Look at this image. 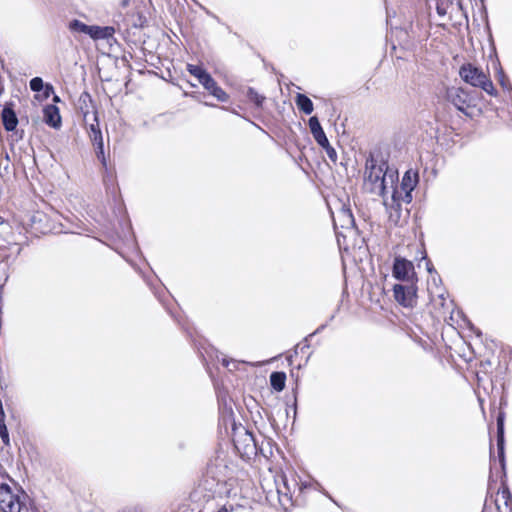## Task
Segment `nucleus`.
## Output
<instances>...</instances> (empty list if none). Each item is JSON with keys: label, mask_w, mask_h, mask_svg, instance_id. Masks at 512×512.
<instances>
[{"label": "nucleus", "mask_w": 512, "mask_h": 512, "mask_svg": "<svg viewBox=\"0 0 512 512\" xmlns=\"http://www.w3.org/2000/svg\"><path fill=\"white\" fill-rule=\"evenodd\" d=\"M364 179L365 185L371 193L384 197L391 188L397 185L398 171L389 167L387 162H379L370 155L366 159Z\"/></svg>", "instance_id": "obj_1"}, {"label": "nucleus", "mask_w": 512, "mask_h": 512, "mask_svg": "<svg viewBox=\"0 0 512 512\" xmlns=\"http://www.w3.org/2000/svg\"><path fill=\"white\" fill-rule=\"evenodd\" d=\"M459 75L465 83L482 89L490 96H497V90L489 74L485 73L481 68L471 63H466L460 67Z\"/></svg>", "instance_id": "obj_2"}, {"label": "nucleus", "mask_w": 512, "mask_h": 512, "mask_svg": "<svg viewBox=\"0 0 512 512\" xmlns=\"http://www.w3.org/2000/svg\"><path fill=\"white\" fill-rule=\"evenodd\" d=\"M24 223L35 233L47 234L56 230L52 215L43 211H33L26 215Z\"/></svg>", "instance_id": "obj_3"}, {"label": "nucleus", "mask_w": 512, "mask_h": 512, "mask_svg": "<svg viewBox=\"0 0 512 512\" xmlns=\"http://www.w3.org/2000/svg\"><path fill=\"white\" fill-rule=\"evenodd\" d=\"M213 472L214 478L223 486L229 487L230 489L233 486V477L232 473L234 468L228 467L225 460L220 457H216L214 460L210 461L207 465L206 471Z\"/></svg>", "instance_id": "obj_4"}, {"label": "nucleus", "mask_w": 512, "mask_h": 512, "mask_svg": "<svg viewBox=\"0 0 512 512\" xmlns=\"http://www.w3.org/2000/svg\"><path fill=\"white\" fill-rule=\"evenodd\" d=\"M393 292L395 300L404 307H413L417 302V288L414 282L395 284Z\"/></svg>", "instance_id": "obj_5"}, {"label": "nucleus", "mask_w": 512, "mask_h": 512, "mask_svg": "<svg viewBox=\"0 0 512 512\" xmlns=\"http://www.w3.org/2000/svg\"><path fill=\"white\" fill-rule=\"evenodd\" d=\"M446 99L454 105L459 111L466 113V110L472 106V97L461 87H449L446 90Z\"/></svg>", "instance_id": "obj_6"}, {"label": "nucleus", "mask_w": 512, "mask_h": 512, "mask_svg": "<svg viewBox=\"0 0 512 512\" xmlns=\"http://www.w3.org/2000/svg\"><path fill=\"white\" fill-rule=\"evenodd\" d=\"M391 190V198L390 200L384 195L383 204L386 208L387 213L389 214V220L395 224L398 223L401 216V204L404 202L402 200V192L399 191L398 185L394 186Z\"/></svg>", "instance_id": "obj_7"}, {"label": "nucleus", "mask_w": 512, "mask_h": 512, "mask_svg": "<svg viewBox=\"0 0 512 512\" xmlns=\"http://www.w3.org/2000/svg\"><path fill=\"white\" fill-rule=\"evenodd\" d=\"M199 486L206 492L209 497L229 496L230 488L220 484L213 476V472L205 471Z\"/></svg>", "instance_id": "obj_8"}, {"label": "nucleus", "mask_w": 512, "mask_h": 512, "mask_svg": "<svg viewBox=\"0 0 512 512\" xmlns=\"http://www.w3.org/2000/svg\"><path fill=\"white\" fill-rule=\"evenodd\" d=\"M392 274L397 280L407 283L413 282L415 274L414 265L411 261L405 258L396 257L393 263Z\"/></svg>", "instance_id": "obj_9"}, {"label": "nucleus", "mask_w": 512, "mask_h": 512, "mask_svg": "<svg viewBox=\"0 0 512 512\" xmlns=\"http://www.w3.org/2000/svg\"><path fill=\"white\" fill-rule=\"evenodd\" d=\"M418 173L412 170H408L405 172L400 186L398 189L402 192V200L405 203H410L412 201V191L418 184Z\"/></svg>", "instance_id": "obj_10"}, {"label": "nucleus", "mask_w": 512, "mask_h": 512, "mask_svg": "<svg viewBox=\"0 0 512 512\" xmlns=\"http://www.w3.org/2000/svg\"><path fill=\"white\" fill-rule=\"evenodd\" d=\"M23 502L20 496L14 494L12 490L0 492V510L2 512H21Z\"/></svg>", "instance_id": "obj_11"}, {"label": "nucleus", "mask_w": 512, "mask_h": 512, "mask_svg": "<svg viewBox=\"0 0 512 512\" xmlns=\"http://www.w3.org/2000/svg\"><path fill=\"white\" fill-rule=\"evenodd\" d=\"M43 119L48 126L59 128L61 126L59 108L53 104L46 105L43 109Z\"/></svg>", "instance_id": "obj_12"}, {"label": "nucleus", "mask_w": 512, "mask_h": 512, "mask_svg": "<svg viewBox=\"0 0 512 512\" xmlns=\"http://www.w3.org/2000/svg\"><path fill=\"white\" fill-rule=\"evenodd\" d=\"M2 123L7 131H13L16 129L18 124V118L13 110L12 104H6L1 114Z\"/></svg>", "instance_id": "obj_13"}, {"label": "nucleus", "mask_w": 512, "mask_h": 512, "mask_svg": "<svg viewBox=\"0 0 512 512\" xmlns=\"http://www.w3.org/2000/svg\"><path fill=\"white\" fill-rule=\"evenodd\" d=\"M94 121H95V123H92L89 125L88 134H89L90 140L93 142L94 146L98 150L97 151L98 155L99 154L103 155L104 154L103 137H102V133L99 128V123H98L96 116L94 118Z\"/></svg>", "instance_id": "obj_14"}, {"label": "nucleus", "mask_w": 512, "mask_h": 512, "mask_svg": "<svg viewBox=\"0 0 512 512\" xmlns=\"http://www.w3.org/2000/svg\"><path fill=\"white\" fill-rule=\"evenodd\" d=\"M187 70L190 74L196 77L199 83L206 89L209 85L213 84L214 79L202 67L197 65L188 64Z\"/></svg>", "instance_id": "obj_15"}, {"label": "nucleus", "mask_w": 512, "mask_h": 512, "mask_svg": "<svg viewBox=\"0 0 512 512\" xmlns=\"http://www.w3.org/2000/svg\"><path fill=\"white\" fill-rule=\"evenodd\" d=\"M497 449H498V457L500 460V464L502 469H504L505 465V457H504V423L502 416H499L497 419Z\"/></svg>", "instance_id": "obj_16"}, {"label": "nucleus", "mask_w": 512, "mask_h": 512, "mask_svg": "<svg viewBox=\"0 0 512 512\" xmlns=\"http://www.w3.org/2000/svg\"><path fill=\"white\" fill-rule=\"evenodd\" d=\"M89 36L94 40L109 39L115 33V29L110 26L100 27L91 25Z\"/></svg>", "instance_id": "obj_17"}, {"label": "nucleus", "mask_w": 512, "mask_h": 512, "mask_svg": "<svg viewBox=\"0 0 512 512\" xmlns=\"http://www.w3.org/2000/svg\"><path fill=\"white\" fill-rule=\"evenodd\" d=\"M295 103L297 108L306 115H310L314 110L313 102L305 94L298 93L295 97Z\"/></svg>", "instance_id": "obj_18"}, {"label": "nucleus", "mask_w": 512, "mask_h": 512, "mask_svg": "<svg viewBox=\"0 0 512 512\" xmlns=\"http://www.w3.org/2000/svg\"><path fill=\"white\" fill-rule=\"evenodd\" d=\"M285 382L286 374L284 372L276 371L271 373L270 384L275 391L281 392L285 388Z\"/></svg>", "instance_id": "obj_19"}, {"label": "nucleus", "mask_w": 512, "mask_h": 512, "mask_svg": "<svg viewBox=\"0 0 512 512\" xmlns=\"http://www.w3.org/2000/svg\"><path fill=\"white\" fill-rule=\"evenodd\" d=\"M207 91L211 95H213L218 101L220 102H226L228 100V94L216 83V81H213L212 85H209L206 88Z\"/></svg>", "instance_id": "obj_20"}, {"label": "nucleus", "mask_w": 512, "mask_h": 512, "mask_svg": "<svg viewBox=\"0 0 512 512\" xmlns=\"http://www.w3.org/2000/svg\"><path fill=\"white\" fill-rule=\"evenodd\" d=\"M339 217L342 218V224L341 226L343 228H353L354 227V217L352 215V212L348 208H343L340 213Z\"/></svg>", "instance_id": "obj_21"}, {"label": "nucleus", "mask_w": 512, "mask_h": 512, "mask_svg": "<svg viewBox=\"0 0 512 512\" xmlns=\"http://www.w3.org/2000/svg\"><path fill=\"white\" fill-rule=\"evenodd\" d=\"M69 28L73 32H79L86 35H89L90 33V26L86 25L85 23L81 22L80 20L74 19L69 23Z\"/></svg>", "instance_id": "obj_22"}, {"label": "nucleus", "mask_w": 512, "mask_h": 512, "mask_svg": "<svg viewBox=\"0 0 512 512\" xmlns=\"http://www.w3.org/2000/svg\"><path fill=\"white\" fill-rule=\"evenodd\" d=\"M497 80L504 90H507L510 93H512V86L510 84L509 78L506 76L501 67L497 71Z\"/></svg>", "instance_id": "obj_23"}, {"label": "nucleus", "mask_w": 512, "mask_h": 512, "mask_svg": "<svg viewBox=\"0 0 512 512\" xmlns=\"http://www.w3.org/2000/svg\"><path fill=\"white\" fill-rule=\"evenodd\" d=\"M12 481V478L2 468H0V492L12 490L10 486Z\"/></svg>", "instance_id": "obj_24"}, {"label": "nucleus", "mask_w": 512, "mask_h": 512, "mask_svg": "<svg viewBox=\"0 0 512 512\" xmlns=\"http://www.w3.org/2000/svg\"><path fill=\"white\" fill-rule=\"evenodd\" d=\"M498 493L501 494V498L504 500V504L509 512H512V494L508 487H503Z\"/></svg>", "instance_id": "obj_25"}, {"label": "nucleus", "mask_w": 512, "mask_h": 512, "mask_svg": "<svg viewBox=\"0 0 512 512\" xmlns=\"http://www.w3.org/2000/svg\"><path fill=\"white\" fill-rule=\"evenodd\" d=\"M247 96L257 107H261L265 97L258 94L253 88H249Z\"/></svg>", "instance_id": "obj_26"}, {"label": "nucleus", "mask_w": 512, "mask_h": 512, "mask_svg": "<svg viewBox=\"0 0 512 512\" xmlns=\"http://www.w3.org/2000/svg\"><path fill=\"white\" fill-rule=\"evenodd\" d=\"M320 147L328 146V138L323 129L311 133Z\"/></svg>", "instance_id": "obj_27"}, {"label": "nucleus", "mask_w": 512, "mask_h": 512, "mask_svg": "<svg viewBox=\"0 0 512 512\" xmlns=\"http://www.w3.org/2000/svg\"><path fill=\"white\" fill-rule=\"evenodd\" d=\"M30 89L34 92H40L44 87V82L40 77H34L30 80Z\"/></svg>", "instance_id": "obj_28"}, {"label": "nucleus", "mask_w": 512, "mask_h": 512, "mask_svg": "<svg viewBox=\"0 0 512 512\" xmlns=\"http://www.w3.org/2000/svg\"><path fill=\"white\" fill-rule=\"evenodd\" d=\"M308 125L311 133L322 129L319 119L316 116H312L309 118Z\"/></svg>", "instance_id": "obj_29"}, {"label": "nucleus", "mask_w": 512, "mask_h": 512, "mask_svg": "<svg viewBox=\"0 0 512 512\" xmlns=\"http://www.w3.org/2000/svg\"><path fill=\"white\" fill-rule=\"evenodd\" d=\"M0 438L5 446L10 445L9 432L6 425L0 426Z\"/></svg>", "instance_id": "obj_30"}, {"label": "nucleus", "mask_w": 512, "mask_h": 512, "mask_svg": "<svg viewBox=\"0 0 512 512\" xmlns=\"http://www.w3.org/2000/svg\"><path fill=\"white\" fill-rule=\"evenodd\" d=\"M327 156L329 157V159L333 162H336L337 161V152L336 150L330 145V143L328 142V146H325V147H322Z\"/></svg>", "instance_id": "obj_31"}, {"label": "nucleus", "mask_w": 512, "mask_h": 512, "mask_svg": "<svg viewBox=\"0 0 512 512\" xmlns=\"http://www.w3.org/2000/svg\"><path fill=\"white\" fill-rule=\"evenodd\" d=\"M245 436H246L245 441H247L246 446L249 447L251 445L252 448H255L256 445H255V440H254L253 435L250 432L246 431Z\"/></svg>", "instance_id": "obj_32"}, {"label": "nucleus", "mask_w": 512, "mask_h": 512, "mask_svg": "<svg viewBox=\"0 0 512 512\" xmlns=\"http://www.w3.org/2000/svg\"><path fill=\"white\" fill-rule=\"evenodd\" d=\"M427 270L430 274H432L433 272L436 273V271L434 270L432 264L430 263V261L427 262Z\"/></svg>", "instance_id": "obj_33"}, {"label": "nucleus", "mask_w": 512, "mask_h": 512, "mask_svg": "<svg viewBox=\"0 0 512 512\" xmlns=\"http://www.w3.org/2000/svg\"><path fill=\"white\" fill-rule=\"evenodd\" d=\"M6 425L5 424V412L0 413V426Z\"/></svg>", "instance_id": "obj_34"}, {"label": "nucleus", "mask_w": 512, "mask_h": 512, "mask_svg": "<svg viewBox=\"0 0 512 512\" xmlns=\"http://www.w3.org/2000/svg\"><path fill=\"white\" fill-rule=\"evenodd\" d=\"M217 512H230V510L226 505H224Z\"/></svg>", "instance_id": "obj_35"}, {"label": "nucleus", "mask_w": 512, "mask_h": 512, "mask_svg": "<svg viewBox=\"0 0 512 512\" xmlns=\"http://www.w3.org/2000/svg\"><path fill=\"white\" fill-rule=\"evenodd\" d=\"M306 487H307V484L302 483V485H301V486H299V487H298V489H299V491H300V492H302V490H303L304 488H306Z\"/></svg>", "instance_id": "obj_36"}, {"label": "nucleus", "mask_w": 512, "mask_h": 512, "mask_svg": "<svg viewBox=\"0 0 512 512\" xmlns=\"http://www.w3.org/2000/svg\"><path fill=\"white\" fill-rule=\"evenodd\" d=\"M222 364H223V366L228 367L229 362L225 358H223Z\"/></svg>", "instance_id": "obj_37"}, {"label": "nucleus", "mask_w": 512, "mask_h": 512, "mask_svg": "<svg viewBox=\"0 0 512 512\" xmlns=\"http://www.w3.org/2000/svg\"><path fill=\"white\" fill-rule=\"evenodd\" d=\"M284 485H285V488H286L289 492H291V489H290V487L287 485L286 480H284Z\"/></svg>", "instance_id": "obj_38"}, {"label": "nucleus", "mask_w": 512, "mask_h": 512, "mask_svg": "<svg viewBox=\"0 0 512 512\" xmlns=\"http://www.w3.org/2000/svg\"><path fill=\"white\" fill-rule=\"evenodd\" d=\"M332 502L335 503V505H338V502H336L335 499H332Z\"/></svg>", "instance_id": "obj_39"}, {"label": "nucleus", "mask_w": 512, "mask_h": 512, "mask_svg": "<svg viewBox=\"0 0 512 512\" xmlns=\"http://www.w3.org/2000/svg\"><path fill=\"white\" fill-rule=\"evenodd\" d=\"M332 502L335 503V505H338V502H336L335 499H332Z\"/></svg>", "instance_id": "obj_40"}, {"label": "nucleus", "mask_w": 512, "mask_h": 512, "mask_svg": "<svg viewBox=\"0 0 512 512\" xmlns=\"http://www.w3.org/2000/svg\"><path fill=\"white\" fill-rule=\"evenodd\" d=\"M332 502L335 503V505H338V502H336L335 499H332Z\"/></svg>", "instance_id": "obj_41"}, {"label": "nucleus", "mask_w": 512, "mask_h": 512, "mask_svg": "<svg viewBox=\"0 0 512 512\" xmlns=\"http://www.w3.org/2000/svg\"><path fill=\"white\" fill-rule=\"evenodd\" d=\"M54 100H55V101H58V100H59L58 96H55V97H54Z\"/></svg>", "instance_id": "obj_42"}, {"label": "nucleus", "mask_w": 512, "mask_h": 512, "mask_svg": "<svg viewBox=\"0 0 512 512\" xmlns=\"http://www.w3.org/2000/svg\"><path fill=\"white\" fill-rule=\"evenodd\" d=\"M497 510L500 511V506L496 504Z\"/></svg>", "instance_id": "obj_43"}]
</instances>
